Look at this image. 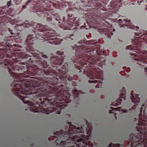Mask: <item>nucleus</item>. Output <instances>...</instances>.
<instances>
[{
    "label": "nucleus",
    "mask_w": 147,
    "mask_h": 147,
    "mask_svg": "<svg viewBox=\"0 0 147 147\" xmlns=\"http://www.w3.org/2000/svg\"><path fill=\"white\" fill-rule=\"evenodd\" d=\"M56 20H57V19H56Z\"/></svg>",
    "instance_id": "nucleus-33"
},
{
    "label": "nucleus",
    "mask_w": 147,
    "mask_h": 147,
    "mask_svg": "<svg viewBox=\"0 0 147 147\" xmlns=\"http://www.w3.org/2000/svg\"><path fill=\"white\" fill-rule=\"evenodd\" d=\"M88 82L89 83H94V84H96L98 83V81L96 80H94L92 81L89 80Z\"/></svg>",
    "instance_id": "nucleus-10"
},
{
    "label": "nucleus",
    "mask_w": 147,
    "mask_h": 147,
    "mask_svg": "<svg viewBox=\"0 0 147 147\" xmlns=\"http://www.w3.org/2000/svg\"><path fill=\"white\" fill-rule=\"evenodd\" d=\"M56 96L57 97H60V94L59 95H57V93L56 92H49L47 94L45 95V96H49V97H50V96Z\"/></svg>",
    "instance_id": "nucleus-5"
},
{
    "label": "nucleus",
    "mask_w": 147,
    "mask_h": 147,
    "mask_svg": "<svg viewBox=\"0 0 147 147\" xmlns=\"http://www.w3.org/2000/svg\"><path fill=\"white\" fill-rule=\"evenodd\" d=\"M65 19V17H63V21H64Z\"/></svg>",
    "instance_id": "nucleus-22"
},
{
    "label": "nucleus",
    "mask_w": 147,
    "mask_h": 147,
    "mask_svg": "<svg viewBox=\"0 0 147 147\" xmlns=\"http://www.w3.org/2000/svg\"><path fill=\"white\" fill-rule=\"evenodd\" d=\"M42 57L44 58H47V55H42Z\"/></svg>",
    "instance_id": "nucleus-20"
},
{
    "label": "nucleus",
    "mask_w": 147,
    "mask_h": 147,
    "mask_svg": "<svg viewBox=\"0 0 147 147\" xmlns=\"http://www.w3.org/2000/svg\"><path fill=\"white\" fill-rule=\"evenodd\" d=\"M119 21H122V20L121 19H119Z\"/></svg>",
    "instance_id": "nucleus-26"
},
{
    "label": "nucleus",
    "mask_w": 147,
    "mask_h": 147,
    "mask_svg": "<svg viewBox=\"0 0 147 147\" xmlns=\"http://www.w3.org/2000/svg\"><path fill=\"white\" fill-rule=\"evenodd\" d=\"M119 101H124L126 99H125V96L123 95L122 96H121L119 98V99H117Z\"/></svg>",
    "instance_id": "nucleus-8"
},
{
    "label": "nucleus",
    "mask_w": 147,
    "mask_h": 147,
    "mask_svg": "<svg viewBox=\"0 0 147 147\" xmlns=\"http://www.w3.org/2000/svg\"><path fill=\"white\" fill-rule=\"evenodd\" d=\"M45 62V63L46 64H47V62Z\"/></svg>",
    "instance_id": "nucleus-28"
},
{
    "label": "nucleus",
    "mask_w": 147,
    "mask_h": 147,
    "mask_svg": "<svg viewBox=\"0 0 147 147\" xmlns=\"http://www.w3.org/2000/svg\"><path fill=\"white\" fill-rule=\"evenodd\" d=\"M56 20H57V19H56Z\"/></svg>",
    "instance_id": "nucleus-34"
},
{
    "label": "nucleus",
    "mask_w": 147,
    "mask_h": 147,
    "mask_svg": "<svg viewBox=\"0 0 147 147\" xmlns=\"http://www.w3.org/2000/svg\"><path fill=\"white\" fill-rule=\"evenodd\" d=\"M42 99H43V100H47V101H50V100H50L49 99H48V100H47V99H45V98H44V97H43V98H38V100L40 101H41L42 100Z\"/></svg>",
    "instance_id": "nucleus-11"
},
{
    "label": "nucleus",
    "mask_w": 147,
    "mask_h": 147,
    "mask_svg": "<svg viewBox=\"0 0 147 147\" xmlns=\"http://www.w3.org/2000/svg\"><path fill=\"white\" fill-rule=\"evenodd\" d=\"M9 31L11 33V34H13L14 33L12 32L11 31H12L13 30H11L9 28L8 29Z\"/></svg>",
    "instance_id": "nucleus-15"
},
{
    "label": "nucleus",
    "mask_w": 147,
    "mask_h": 147,
    "mask_svg": "<svg viewBox=\"0 0 147 147\" xmlns=\"http://www.w3.org/2000/svg\"><path fill=\"white\" fill-rule=\"evenodd\" d=\"M31 1H32V0L28 1L26 3V6L29 5L30 4V2Z\"/></svg>",
    "instance_id": "nucleus-13"
},
{
    "label": "nucleus",
    "mask_w": 147,
    "mask_h": 147,
    "mask_svg": "<svg viewBox=\"0 0 147 147\" xmlns=\"http://www.w3.org/2000/svg\"><path fill=\"white\" fill-rule=\"evenodd\" d=\"M5 31L3 29L1 30H0V37H1V36H2L3 37H5Z\"/></svg>",
    "instance_id": "nucleus-7"
},
{
    "label": "nucleus",
    "mask_w": 147,
    "mask_h": 147,
    "mask_svg": "<svg viewBox=\"0 0 147 147\" xmlns=\"http://www.w3.org/2000/svg\"><path fill=\"white\" fill-rule=\"evenodd\" d=\"M22 94L24 95V96H22V95H21V96H20V99L22 100V101H29L28 100H26L25 99L26 98L28 97V96H27V95H28V94L25 95V94H24V93Z\"/></svg>",
    "instance_id": "nucleus-6"
},
{
    "label": "nucleus",
    "mask_w": 147,
    "mask_h": 147,
    "mask_svg": "<svg viewBox=\"0 0 147 147\" xmlns=\"http://www.w3.org/2000/svg\"><path fill=\"white\" fill-rule=\"evenodd\" d=\"M26 5H23L22 7V10H23L24 9L26 8Z\"/></svg>",
    "instance_id": "nucleus-17"
},
{
    "label": "nucleus",
    "mask_w": 147,
    "mask_h": 147,
    "mask_svg": "<svg viewBox=\"0 0 147 147\" xmlns=\"http://www.w3.org/2000/svg\"><path fill=\"white\" fill-rule=\"evenodd\" d=\"M34 36H33L32 35H30L27 37L26 40V43L28 44H32V42L34 40Z\"/></svg>",
    "instance_id": "nucleus-3"
},
{
    "label": "nucleus",
    "mask_w": 147,
    "mask_h": 147,
    "mask_svg": "<svg viewBox=\"0 0 147 147\" xmlns=\"http://www.w3.org/2000/svg\"><path fill=\"white\" fill-rule=\"evenodd\" d=\"M72 48L73 49H74V47H72Z\"/></svg>",
    "instance_id": "nucleus-27"
},
{
    "label": "nucleus",
    "mask_w": 147,
    "mask_h": 147,
    "mask_svg": "<svg viewBox=\"0 0 147 147\" xmlns=\"http://www.w3.org/2000/svg\"><path fill=\"white\" fill-rule=\"evenodd\" d=\"M16 93L17 94H18L19 96H20V94H18V92H16Z\"/></svg>",
    "instance_id": "nucleus-24"
},
{
    "label": "nucleus",
    "mask_w": 147,
    "mask_h": 147,
    "mask_svg": "<svg viewBox=\"0 0 147 147\" xmlns=\"http://www.w3.org/2000/svg\"><path fill=\"white\" fill-rule=\"evenodd\" d=\"M7 5L8 7H9L10 6L11 2L10 1L8 2L7 3Z\"/></svg>",
    "instance_id": "nucleus-19"
},
{
    "label": "nucleus",
    "mask_w": 147,
    "mask_h": 147,
    "mask_svg": "<svg viewBox=\"0 0 147 147\" xmlns=\"http://www.w3.org/2000/svg\"><path fill=\"white\" fill-rule=\"evenodd\" d=\"M90 78L92 79H94L95 78L94 77H90Z\"/></svg>",
    "instance_id": "nucleus-23"
},
{
    "label": "nucleus",
    "mask_w": 147,
    "mask_h": 147,
    "mask_svg": "<svg viewBox=\"0 0 147 147\" xmlns=\"http://www.w3.org/2000/svg\"><path fill=\"white\" fill-rule=\"evenodd\" d=\"M22 25L23 26H26L27 27L32 26L33 28H35L34 32L36 34V37L38 38L49 37L48 34L49 33L45 32L48 29L47 26L40 25L36 22H31L28 21H26L25 22L22 24Z\"/></svg>",
    "instance_id": "nucleus-1"
},
{
    "label": "nucleus",
    "mask_w": 147,
    "mask_h": 147,
    "mask_svg": "<svg viewBox=\"0 0 147 147\" xmlns=\"http://www.w3.org/2000/svg\"><path fill=\"white\" fill-rule=\"evenodd\" d=\"M45 40H57V39L52 38H50L47 39H45Z\"/></svg>",
    "instance_id": "nucleus-12"
},
{
    "label": "nucleus",
    "mask_w": 147,
    "mask_h": 147,
    "mask_svg": "<svg viewBox=\"0 0 147 147\" xmlns=\"http://www.w3.org/2000/svg\"><path fill=\"white\" fill-rule=\"evenodd\" d=\"M88 2V0H81L80 3H78V2L76 4L78 6H83V4H85Z\"/></svg>",
    "instance_id": "nucleus-4"
},
{
    "label": "nucleus",
    "mask_w": 147,
    "mask_h": 147,
    "mask_svg": "<svg viewBox=\"0 0 147 147\" xmlns=\"http://www.w3.org/2000/svg\"><path fill=\"white\" fill-rule=\"evenodd\" d=\"M49 42V43H51V42Z\"/></svg>",
    "instance_id": "nucleus-31"
},
{
    "label": "nucleus",
    "mask_w": 147,
    "mask_h": 147,
    "mask_svg": "<svg viewBox=\"0 0 147 147\" xmlns=\"http://www.w3.org/2000/svg\"><path fill=\"white\" fill-rule=\"evenodd\" d=\"M53 101H56V100H54Z\"/></svg>",
    "instance_id": "nucleus-29"
},
{
    "label": "nucleus",
    "mask_w": 147,
    "mask_h": 147,
    "mask_svg": "<svg viewBox=\"0 0 147 147\" xmlns=\"http://www.w3.org/2000/svg\"><path fill=\"white\" fill-rule=\"evenodd\" d=\"M63 54V52L62 51H58L55 55L54 56H52L51 57V60L52 61H54V62H53V63L55 64L60 66L62 63V62L65 61V64L63 65V68L67 69V67H68L70 65L75 63L74 61V58L72 57L70 60L63 57V56H62Z\"/></svg>",
    "instance_id": "nucleus-2"
},
{
    "label": "nucleus",
    "mask_w": 147,
    "mask_h": 147,
    "mask_svg": "<svg viewBox=\"0 0 147 147\" xmlns=\"http://www.w3.org/2000/svg\"><path fill=\"white\" fill-rule=\"evenodd\" d=\"M123 21L124 22V23H127V22H130V20H123Z\"/></svg>",
    "instance_id": "nucleus-16"
},
{
    "label": "nucleus",
    "mask_w": 147,
    "mask_h": 147,
    "mask_svg": "<svg viewBox=\"0 0 147 147\" xmlns=\"http://www.w3.org/2000/svg\"><path fill=\"white\" fill-rule=\"evenodd\" d=\"M58 101H61V100H59Z\"/></svg>",
    "instance_id": "nucleus-30"
},
{
    "label": "nucleus",
    "mask_w": 147,
    "mask_h": 147,
    "mask_svg": "<svg viewBox=\"0 0 147 147\" xmlns=\"http://www.w3.org/2000/svg\"><path fill=\"white\" fill-rule=\"evenodd\" d=\"M84 42L83 40H82L81 41H80L78 42L79 44H81L82 43Z\"/></svg>",
    "instance_id": "nucleus-21"
},
{
    "label": "nucleus",
    "mask_w": 147,
    "mask_h": 147,
    "mask_svg": "<svg viewBox=\"0 0 147 147\" xmlns=\"http://www.w3.org/2000/svg\"><path fill=\"white\" fill-rule=\"evenodd\" d=\"M74 4V5H76L75 4Z\"/></svg>",
    "instance_id": "nucleus-32"
},
{
    "label": "nucleus",
    "mask_w": 147,
    "mask_h": 147,
    "mask_svg": "<svg viewBox=\"0 0 147 147\" xmlns=\"http://www.w3.org/2000/svg\"><path fill=\"white\" fill-rule=\"evenodd\" d=\"M62 41V39L60 40V41H59V42H59V43H61V42Z\"/></svg>",
    "instance_id": "nucleus-25"
},
{
    "label": "nucleus",
    "mask_w": 147,
    "mask_h": 147,
    "mask_svg": "<svg viewBox=\"0 0 147 147\" xmlns=\"http://www.w3.org/2000/svg\"><path fill=\"white\" fill-rule=\"evenodd\" d=\"M36 13L38 15H40L41 14L40 12L39 11H37Z\"/></svg>",
    "instance_id": "nucleus-18"
},
{
    "label": "nucleus",
    "mask_w": 147,
    "mask_h": 147,
    "mask_svg": "<svg viewBox=\"0 0 147 147\" xmlns=\"http://www.w3.org/2000/svg\"><path fill=\"white\" fill-rule=\"evenodd\" d=\"M73 94L76 95V97H78L79 94V93L78 92V90H72Z\"/></svg>",
    "instance_id": "nucleus-9"
},
{
    "label": "nucleus",
    "mask_w": 147,
    "mask_h": 147,
    "mask_svg": "<svg viewBox=\"0 0 147 147\" xmlns=\"http://www.w3.org/2000/svg\"><path fill=\"white\" fill-rule=\"evenodd\" d=\"M15 86L16 87V88L18 87L19 88H20L21 87V86L19 84H16Z\"/></svg>",
    "instance_id": "nucleus-14"
}]
</instances>
